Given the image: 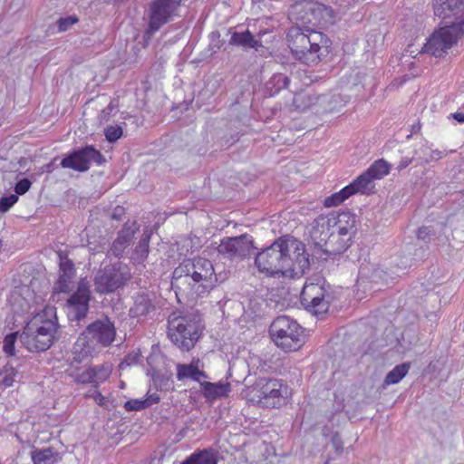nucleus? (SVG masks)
I'll use <instances>...</instances> for the list:
<instances>
[{
    "label": "nucleus",
    "instance_id": "obj_56",
    "mask_svg": "<svg viewBox=\"0 0 464 464\" xmlns=\"http://www.w3.org/2000/svg\"><path fill=\"white\" fill-rule=\"evenodd\" d=\"M366 268L365 267H361L360 268V271H359V275L361 277H365L367 276V274L365 272Z\"/></svg>",
    "mask_w": 464,
    "mask_h": 464
},
{
    "label": "nucleus",
    "instance_id": "obj_26",
    "mask_svg": "<svg viewBox=\"0 0 464 464\" xmlns=\"http://www.w3.org/2000/svg\"><path fill=\"white\" fill-rule=\"evenodd\" d=\"M329 99L325 95L317 96L310 92H301L294 96L293 104L299 111H304L307 109L324 104Z\"/></svg>",
    "mask_w": 464,
    "mask_h": 464
},
{
    "label": "nucleus",
    "instance_id": "obj_2",
    "mask_svg": "<svg viewBox=\"0 0 464 464\" xmlns=\"http://www.w3.org/2000/svg\"><path fill=\"white\" fill-rule=\"evenodd\" d=\"M255 264L269 276L300 277L310 266L304 243L290 236L280 237L257 253Z\"/></svg>",
    "mask_w": 464,
    "mask_h": 464
},
{
    "label": "nucleus",
    "instance_id": "obj_44",
    "mask_svg": "<svg viewBox=\"0 0 464 464\" xmlns=\"http://www.w3.org/2000/svg\"><path fill=\"white\" fill-rule=\"evenodd\" d=\"M148 404L149 403H146L144 400L132 399L127 401L124 403L123 408L125 409L126 411H137L147 409Z\"/></svg>",
    "mask_w": 464,
    "mask_h": 464
},
{
    "label": "nucleus",
    "instance_id": "obj_47",
    "mask_svg": "<svg viewBox=\"0 0 464 464\" xmlns=\"http://www.w3.org/2000/svg\"><path fill=\"white\" fill-rule=\"evenodd\" d=\"M433 236L434 231L430 227H422L417 231V237L420 240L430 241Z\"/></svg>",
    "mask_w": 464,
    "mask_h": 464
},
{
    "label": "nucleus",
    "instance_id": "obj_36",
    "mask_svg": "<svg viewBox=\"0 0 464 464\" xmlns=\"http://www.w3.org/2000/svg\"><path fill=\"white\" fill-rule=\"evenodd\" d=\"M16 366L13 362H8L0 372V383L5 387H11L17 375Z\"/></svg>",
    "mask_w": 464,
    "mask_h": 464
},
{
    "label": "nucleus",
    "instance_id": "obj_37",
    "mask_svg": "<svg viewBox=\"0 0 464 464\" xmlns=\"http://www.w3.org/2000/svg\"><path fill=\"white\" fill-rule=\"evenodd\" d=\"M350 196H352L351 188H348V186L344 187L340 191L332 194L331 196L327 197L324 199V205L326 208H332L340 205L343 203L346 198H348Z\"/></svg>",
    "mask_w": 464,
    "mask_h": 464
},
{
    "label": "nucleus",
    "instance_id": "obj_9",
    "mask_svg": "<svg viewBox=\"0 0 464 464\" xmlns=\"http://www.w3.org/2000/svg\"><path fill=\"white\" fill-rule=\"evenodd\" d=\"M130 278L126 266L121 263L107 265L94 277L95 290L100 294L112 293Z\"/></svg>",
    "mask_w": 464,
    "mask_h": 464
},
{
    "label": "nucleus",
    "instance_id": "obj_4",
    "mask_svg": "<svg viewBox=\"0 0 464 464\" xmlns=\"http://www.w3.org/2000/svg\"><path fill=\"white\" fill-rule=\"evenodd\" d=\"M203 327L198 314L172 313L168 320V336L180 350L188 352L199 340Z\"/></svg>",
    "mask_w": 464,
    "mask_h": 464
},
{
    "label": "nucleus",
    "instance_id": "obj_27",
    "mask_svg": "<svg viewBox=\"0 0 464 464\" xmlns=\"http://www.w3.org/2000/svg\"><path fill=\"white\" fill-rule=\"evenodd\" d=\"M218 452L213 448L197 450L180 464H218Z\"/></svg>",
    "mask_w": 464,
    "mask_h": 464
},
{
    "label": "nucleus",
    "instance_id": "obj_46",
    "mask_svg": "<svg viewBox=\"0 0 464 464\" xmlns=\"http://www.w3.org/2000/svg\"><path fill=\"white\" fill-rule=\"evenodd\" d=\"M32 182L24 178L17 181L14 187L15 195H24L31 188Z\"/></svg>",
    "mask_w": 464,
    "mask_h": 464
},
{
    "label": "nucleus",
    "instance_id": "obj_3",
    "mask_svg": "<svg viewBox=\"0 0 464 464\" xmlns=\"http://www.w3.org/2000/svg\"><path fill=\"white\" fill-rule=\"evenodd\" d=\"M115 337L114 323L108 316L93 321L87 325L73 345L74 360L82 362L92 356L97 345L108 347Z\"/></svg>",
    "mask_w": 464,
    "mask_h": 464
},
{
    "label": "nucleus",
    "instance_id": "obj_42",
    "mask_svg": "<svg viewBox=\"0 0 464 464\" xmlns=\"http://www.w3.org/2000/svg\"><path fill=\"white\" fill-rule=\"evenodd\" d=\"M79 22V18L76 15H69L66 17H60L56 24L59 32H65L69 30L73 24Z\"/></svg>",
    "mask_w": 464,
    "mask_h": 464
},
{
    "label": "nucleus",
    "instance_id": "obj_43",
    "mask_svg": "<svg viewBox=\"0 0 464 464\" xmlns=\"http://www.w3.org/2000/svg\"><path fill=\"white\" fill-rule=\"evenodd\" d=\"M106 140L109 142H115L122 136V129L120 126H108L104 130Z\"/></svg>",
    "mask_w": 464,
    "mask_h": 464
},
{
    "label": "nucleus",
    "instance_id": "obj_23",
    "mask_svg": "<svg viewBox=\"0 0 464 464\" xmlns=\"http://www.w3.org/2000/svg\"><path fill=\"white\" fill-rule=\"evenodd\" d=\"M328 218L331 221H334L333 229L340 231L343 236H349L353 237L354 235L356 228V217L350 212H343L338 215L334 213L327 215Z\"/></svg>",
    "mask_w": 464,
    "mask_h": 464
},
{
    "label": "nucleus",
    "instance_id": "obj_54",
    "mask_svg": "<svg viewBox=\"0 0 464 464\" xmlns=\"http://www.w3.org/2000/svg\"><path fill=\"white\" fill-rule=\"evenodd\" d=\"M420 128H421V125H420V121L411 125V134L407 136V139H410L413 133H418L420 130Z\"/></svg>",
    "mask_w": 464,
    "mask_h": 464
},
{
    "label": "nucleus",
    "instance_id": "obj_57",
    "mask_svg": "<svg viewBox=\"0 0 464 464\" xmlns=\"http://www.w3.org/2000/svg\"><path fill=\"white\" fill-rule=\"evenodd\" d=\"M378 274H379V271H378L377 269H376V270H374V271H373V273H372V275L370 276V278H371L372 280H375V278L377 277Z\"/></svg>",
    "mask_w": 464,
    "mask_h": 464
},
{
    "label": "nucleus",
    "instance_id": "obj_58",
    "mask_svg": "<svg viewBox=\"0 0 464 464\" xmlns=\"http://www.w3.org/2000/svg\"><path fill=\"white\" fill-rule=\"evenodd\" d=\"M266 32H260L258 33V36H261L263 34H265Z\"/></svg>",
    "mask_w": 464,
    "mask_h": 464
},
{
    "label": "nucleus",
    "instance_id": "obj_21",
    "mask_svg": "<svg viewBox=\"0 0 464 464\" xmlns=\"http://www.w3.org/2000/svg\"><path fill=\"white\" fill-rule=\"evenodd\" d=\"M191 268L189 258L185 259L174 269L171 278V288L175 290L176 295L179 292L186 291L185 285H188V288L191 289Z\"/></svg>",
    "mask_w": 464,
    "mask_h": 464
},
{
    "label": "nucleus",
    "instance_id": "obj_49",
    "mask_svg": "<svg viewBox=\"0 0 464 464\" xmlns=\"http://www.w3.org/2000/svg\"><path fill=\"white\" fill-rule=\"evenodd\" d=\"M94 389L95 390L92 392L86 394V397L92 398L98 405L104 406L106 398L98 391V389Z\"/></svg>",
    "mask_w": 464,
    "mask_h": 464
},
{
    "label": "nucleus",
    "instance_id": "obj_22",
    "mask_svg": "<svg viewBox=\"0 0 464 464\" xmlns=\"http://www.w3.org/2000/svg\"><path fill=\"white\" fill-rule=\"evenodd\" d=\"M156 295L153 293L140 292L134 297L133 306L130 309L132 317L145 316L155 309Z\"/></svg>",
    "mask_w": 464,
    "mask_h": 464
},
{
    "label": "nucleus",
    "instance_id": "obj_34",
    "mask_svg": "<svg viewBox=\"0 0 464 464\" xmlns=\"http://www.w3.org/2000/svg\"><path fill=\"white\" fill-rule=\"evenodd\" d=\"M391 169V165L384 160L383 159L378 160L374 161L367 170V175H369L372 179H381L386 175L389 174Z\"/></svg>",
    "mask_w": 464,
    "mask_h": 464
},
{
    "label": "nucleus",
    "instance_id": "obj_1",
    "mask_svg": "<svg viewBox=\"0 0 464 464\" xmlns=\"http://www.w3.org/2000/svg\"><path fill=\"white\" fill-rule=\"evenodd\" d=\"M300 7L296 20L300 25L292 26L286 35L288 47L295 59L306 65L318 64L323 57L329 53V38L316 31L314 26L319 23V14L323 6L314 4L297 5Z\"/></svg>",
    "mask_w": 464,
    "mask_h": 464
},
{
    "label": "nucleus",
    "instance_id": "obj_32",
    "mask_svg": "<svg viewBox=\"0 0 464 464\" xmlns=\"http://www.w3.org/2000/svg\"><path fill=\"white\" fill-rule=\"evenodd\" d=\"M289 78L284 73H275L266 83V92L273 96L289 84Z\"/></svg>",
    "mask_w": 464,
    "mask_h": 464
},
{
    "label": "nucleus",
    "instance_id": "obj_55",
    "mask_svg": "<svg viewBox=\"0 0 464 464\" xmlns=\"http://www.w3.org/2000/svg\"><path fill=\"white\" fill-rule=\"evenodd\" d=\"M451 118L456 120L459 123L464 122V113L463 112H454L450 115Z\"/></svg>",
    "mask_w": 464,
    "mask_h": 464
},
{
    "label": "nucleus",
    "instance_id": "obj_11",
    "mask_svg": "<svg viewBox=\"0 0 464 464\" xmlns=\"http://www.w3.org/2000/svg\"><path fill=\"white\" fill-rule=\"evenodd\" d=\"M190 266L193 281L191 290L195 288L198 295L208 293L218 280L212 263L207 258L196 257L190 259Z\"/></svg>",
    "mask_w": 464,
    "mask_h": 464
},
{
    "label": "nucleus",
    "instance_id": "obj_12",
    "mask_svg": "<svg viewBox=\"0 0 464 464\" xmlns=\"http://www.w3.org/2000/svg\"><path fill=\"white\" fill-rule=\"evenodd\" d=\"M102 165L105 162L104 156L93 146L88 145L83 148L74 150L66 155L61 161V166L64 169H72L79 172L87 171L92 163Z\"/></svg>",
    "mask_w": 464,
    "mask_h": 464
},
{
    "label": "nucleus",
    "instance_id": "obj_52",
    "mask_svg": "<svg viewBox=\"0 0 464 464\" xmlns=\"http://www.w3.org/2000/svg\"><path fill=\"white\" fill-rule=\"evenodd\" d=\"M125 214V210L121 206H118L114 208L112 214H111V218L112 219H115V220H121L122 218V216Z\"/></svg>",
    "mask_w": 464,
    "mask_h": 464
},
{
    "label": "nucleus",
    "instance_id": "obj_35",
    "mask_svg": "<svg viewBox=\"0 0 464 464\" xmlns=\"http://www.w3.org/2000/svg\"><path fill=\"white\" fill-rule=\"evenodd\" d=\"M411 368L410 362H403L396 365L384 378V384L391 385L398 383L408 373Z\"/></svg>",
    "mask_w": 464,
    "mask_h": 464
},
{
    "label": "nucleus",
    "instance_id": "obj_24",
    "mask_svg": "<svg viewBox=\"0 0 464 464\" xmlns=\"http://www.w3.org/2000/svg\"><path fill=\"white\" fill-rule=\"evenodd\" d=\"M351 242V237L343 236L342 232L334 229L328 243H324L323 254L325 256L341 255L348 249Z\"/></svg>",
    "mask_w": 464,
    "mask_h": 464
},
{
    "label": "nucleus",
    "instance_id": "obj_25",
    "mask_svg": "<svg viewBox=\"0 0 464 464\" xmlns=\"http://www.w3.org/2000/svg\"><path fill=\"white\" fill-rule=\"evenodd\" d=\"M200 386L202 394L208 401H214L218 399L227 397L231 392V385L229 382L213 383L209 382H200Z\"/></svg>",
    "mask_w": 464,
    "mask_h": 464
},
{
    "label": "nucleus",
    "instance_id": "obj_8",
    "mask_svg": "<svg viewBox=\"0 0 464 464\" xmlns=\"http://www.w3.org/2000/svg\"><path fill=\"white\" fill-rule=\"evenodd\" d=\"M251 401L264 408H278L285 403L288 387L281 380L261 378L254 385Z\"/></svg>",
    "mask_w": 464,
    "mask_h": 464
},
{
    "label": "nucleus",
    "instance_id": "obj_6",
    "mask_svg": "<svg viewBox=\"0 0 464 464\" xmlns=\"http://www.w3.org/2000/svg\"><path fill=\"white\" fill-rule=\"evenodd\" d=\"M269 334L276 344L286 352L296 351L304 343V328L285 315L278 316L273 321Z\"/></svg>",
    "mask_w": 464,
    "mask_h": 464
},
{
    "label": "nucleus",
    "instance_id": "obj_16",
    "mask_svg": "<svg viewBox=\"0 0 464 464\" xmlns=\"http://www.w3.org/2000/svg\"><path fill=\"white\" fill-rule=\"evenodd\" d=\"M302 305L314 314L327 312L329 301L325 298V290L317 284L305 285L300 295Z\"/></svg>",
    "mask_w": 464,
    "mask_h": 464
},
{
    "label": "nucleus",
    "instance_id": "obj_48",
    "mask_svg": "<svg viewBox=\"0 0 464 464\" xmlns=\"http://www.w3.org/2000/svg\"><path fill=\"white\" fill-rule=\"evenodd\" d=\"M446 155H447L446 151L433 150H431L429 158L420 159L421 160L420 164H427L433 160H439L442 159L443 157H445Z\"/></svg>",
    "mask_w": 464,
    "mask_h": 464
},
{
    "label": "nucleus",
    "instance_id": "obj_39",
    "mask_svg": "<svg viewBox=\"0 0 464 464\" xmlns=\"http://www.w3.org/2000/svg\"><path fill=\"white\" fill-rule=\"evenodd\" d=\"M152 381L154 386L160 391L168 390L171 384L169 376L163 374L159 371L153 372Z\"/></svg>",
    "mask_w": 464,
    "mask_h": 464
},
{
    "label": "nucleus",
    "instance_id": "obj_30",
    "mask_svg": "<svg viewBox=\"0 0 464 464\" xmlns=\"http://www.w3.org/2000/svg\"><path fill=\"white\" fill-rule=\"evenodd\" d=\"M201 378H208V375L205 372L200 371L197 365L193 362L189 364H181L179 363L177 365V379L178 381H183L185 379H191L198 382H201Z\"/></svg>",
    "mask_w": 464,
    "mask_h": 464
},
{
    "label": "nucleus",
    "instance_id": "obj_29",
    "mask_svg": "<svg viewBox=\"0 0 464 464\" xmlns=\"http://www.w3.org/2000/svg\"><path fill=\"white\" fill-rule=\"evenodd\" d=\"M60 271L62 272V274L59 276L56 288L60 292L66 293L70 290L69 284H70L71 278L74 275L73 263L67 258H64V259L61 258Z\"/></svg>",
    "mask_w": 464,
    "mask_h": 464
},
{
    "label": "nucleus",
    "instance_id": "obj_13",
    "mask_svg": "<svg viewBox=\"0 0 464 464\" xmlns=\"http://www.w3.org/2000/svg\"><path fill=\"white\" fill-rule=\"evenodd\" d=\"M182 0H154L149 8V24L147 33L153 34L165 24L169 23Z\"/></svg>",
    "mask_w": 464,
    "mask_h": 464
},
{
    "label": "nucleus",
    "instance_id": "obj_40",
    "mask_svg": "<svg viewBox=\"0 0 464 464\" xmlns=\"http://www.w3.org/2000/svg\"><path fill=\"white\" fill-rule=\"evenodd\" d=\"M329 100L324 104H319L324 112H332L342 107L340 95L334 94L332 96L325 95Z\"/></svg>",
    "mask_w": 464,
    "mask_h": 464
},
{
    "label": "nucleus",
    "instance_id": "obj_50",
    "mask_svg": "<svg viewBox=\"0 0 464 464\" xmlns=\"http://www.w3.org/2000/svg\"><path fill=\"white\" fill-rule=\"evenodd\" d=\"M117 107V104L114 102V101H111L109 105L104 108L101 112V119L104 121H108L111 113L115 108Z\"/></svg>",
    "mask_w": 464,
    "mask_h": 464
},
{
    "label": "nucleus",
    "instance_id": "obj_38",
    "mask_svg": "<svg viewBox=\"0 0 464 464\" xmlns=\"http://www.w3.org/2000/svg\"><path fill=\"white\" fill-rule=\"evenodd\" d=\"M150 239V235L144 233L140 241L138 246L135 248L134 251V259L138 262H142L145 260L149 255V243Z\"/></svg>",
    "mask_w": 464,
    "mask_h": 464
},
{
    "label": "nucleus",
    "instance_id": "obj_5",
    "mask_svg": "<svg viewBox=\"0 0 464 464\" xmlns=\"http://www.w3.org/2000/svg\"><path fill=\"white\" fill-rule=\"evenodd\" d=\"M57 328L52 320L34 318L24 327L20 342L31 353L44 352L53 343Z\"/></svg>",
    "mask_w": 464,
    "mask_h": 464
},
{
    "label": "nucleus",
    "instance_id": "obj_19",
    "mask_svg": "<svg viewBox=\"0 0 464 464\" xmlns=\"http://www.w3.org/2000/svg\"><path fill=\"white\" fill-rule=\"evenodd\" d=\"M137 230H139V226L136 221L126 222L112 242L109 254L115 257H122L125 249L130 245Z\"/></svg>",
    "mask_w": 464,
    "mask_h": 464
},
{
    "label": "nucleus",
    "instance_id": "obj_41",
    "mask_svg": "<svg viewBox=\"0 0 464 464\" xmlns=\"http://www.w3.org/2000/svg\"><path fill=\"white\" fill-rule=\"evenodd\" d=\"M17 337H18V332H14V333L7 334L4 338L3 350L6 354H8L10 356L14 355V351H15L14 343L16 342Z\"/></svg>",
    "mask_w": 464,
    "mask_h": 464
},
{
    "label": "nucleus",
    "instance_id": "obj_53",
    "mask_svg": "<svg viewBox=\"0 0 464 464\" xmlns=\"http://www.w3.org/2000/svg\"><path fill=\"white\" fill-rule=\"evenodd\" d=\"M160 398L157 393L151 394L148 396L144 401L148 404V408L151 406L152 404L158 403L160 401Z\"/></svg>",
    "mask_w": 464,
    "mask_h": 464
},
{
    "label": "nucleus",
    "instance_id": "obj_18",
    "mask_svg": "<svg viewBox=\"0 0 464 464\" xmlns=\"http://www.w3.org/2000/svg\"><path fill=\"white\" fill-rule=\"evenodd\" d=\"M334 221L328 218L327 215L317 217L311 225L310 237L314 246L316 253L324 252V243H328L332 233Z\"/></svg>",
    "mask_w": 464,
    "mask_h": 464
},
{
    "label": "nucleus",
    "instance_id": "obj_45",
    "mask_svg": "<svg viewBox=\"0 0 464 464\" xmlns=\"http://www.w3.org/2000/svg\"><path fill=\"white\" fill-rule=\"evenodd\" d=\"M18 201V196L15 194H10L0 198V212H7L16 202Z\"/></svg>",
    "mask_w": 464,
    "mask_h": 464
},
{
    "label": "nucleus",
    "instance_id": "obj_33",
    "mask_svg": "<svg viewBox=\"0 0 464 464\" xmlns=\"http://www.w3.org/2000/svg\"><path fill=\"white\" fill-rule=\"evenodd\" d=\"M34 464H55L59 460V455L51 448L34 450L31 452Z\"/></svg>",
    "mask_w": 464,
    "mask_h": 464
},
{
    "label": "nucleus",
    "instance_id": "obj_7",
    "mask_svg": "<svg viewBox=\"0 0 464 464\" xmlns=\"http://www.w3.org/2000/svg\"><path fill=\"white\" fill-rule=\"evenodd\" d=\"M463 34L464 22H457L451 24H440V28L428 38L420 53L434 57H442L448 53V50L457 44Z\"/></svg>",
    "mask_w": 464,
    "mask_h": 464
},
{
    "label": "nucleus",
    "instance_id": "obj_10",
    "mask_svg": "<svg viewBox=\"0 0 464 464\" xmlns=\"http://www.w3.org/2000/svg\"><path fill=\"white\" fill-rule=\"evenodd\" d=\"M74 363L79 364L80 362H77L73 358L70 368L66 371L67 374L74 382L92 384L96 389H98L100 383L104 382L110 377L112 372V364L110 362L89 366L85 369L75 366Z\"/></svg>",
    "mask_w": 464,
    "mask_h": 464
},
{
    "label": "nucleus",
    "instance_id": "obj_15",
    "mask_svg": "<svg viewBox=\"0 0 464 464\" xmlns=\"http://www.w3.org/2000/svg\"><path fill=\"white\" fill-rule=\"evenodd\" d=\"M252 240L247 235L227 237L218 246V254L228 259H242L251 255L254 250Z\"/></svg>",
    "mask_w": 464,
    "mask_h": 464
},
{
    "label": "nucleus",
    "instance_id": "obj_51",
    "mask_svg": "<svg viewBox=\"0 0 464 464\" xmlns=\"http://www.w3.org/2000/svg\"><path fill=\"white\" fill-rule=\"evenodd\" d=\"M413 160H414V156H412V157H403L400 160L398 166L396 167V169L398 171H401V170L406 169L411 163H412Z\"/></svg>",
    "mask_w": 464,
    "mask_h": 464
},
{
    "label": "nucleus",
    "instance_id": "obj_28",
    "mask_svg": "<svg viewBox=\"0 0 464 464\" xmlns=\"http://www.w3.org/2000/svg\"><path fill=\"white\" fill-rule=\"evenodd\" d=\"M229 44L241 46L245 49L252 48L256 51H258L259 48L263 47L261 41L256 39L248 30L241 33L234 32L231 35Z\"/></svg>",
    "mask_w": 464,
    "mask_h": 464
},
{
    "label": "nucleus",
    "instance_id": "obj_14",
    "mask_svg": "<svg viewBox=\"0 0 464 464\" xmlns=\"http://www.w3.org/2000/svg\"><path fill=\"white\" fill-rule=\"evenodd\" d=\"M90 299L88 282L82 279L79 282L77 290L67 300L68 317L71 321L80 322L87 316Z\"/></svg>",
    "mask_w": 464,
    "mask_h": 464
},
{
    "label": "nucleus",
    "instance_id": "obj_31",
    "mask_svg": "<svg viewBox=\"0 0 464 464\" xmlns=\"http://www.w3.org/2000/svg\"><path fill=\"white\" fill-rule=\"evenodd\" d=\"M348 188H351L352 195L357 192L369 195L374 191L375 184L374 180L364 171L353 183L348 185Z\"/></svg>",
    "mask_w": 464,
    "mask_h": 464
},
{
    "label": "nucleus",
    "instance_id": "obj_20",
    "mask_svg": "<svg viewBox=\"0 0 464 464\" xmlns=\"http://www.w3.org/2000/svg\"><path fill=\"white\" fill-rule=\"evenodd\" d=\"M191 268L189 258L185 259L174 269L171 278V288L175 290L176 295L179 292L186 291L185 285H188V288L191 289Z\"/></svg>",
    "mask_w": 464,
    "mask_h": 464
},
{
    "label": "nucleus",
    "instance_id": "obj_17",
    "mask_svg": "<svg viewBox=\"0 0 464 464\" xmlns=\"http://www.w3.org/2000/svg\"><path fill=\"white\" fill-rule=\"evenodd\" d=\"M434 14L440 24H451L464 22V0H434Z\"/></svg>",
    "mask_w": 464,
    "mask_h": 464
}]
</instances>
